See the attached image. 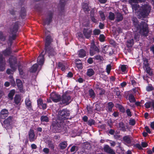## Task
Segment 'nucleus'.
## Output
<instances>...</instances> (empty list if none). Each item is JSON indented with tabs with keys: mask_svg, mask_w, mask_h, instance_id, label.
Segmentation results:
<instances>
[{
	"mask_svg": "<svg viewBox=\"0 0 154 154\" xmlns=\"http://www.w3.org/2000/svg\"><path fill=\"white\" fill-rule=\"evenodd\" d=\"M132 4V8L133 10L136 12H139V16L144 17L147 16L150 13L151 8L150 5L148 4L142 5L141 7H139V5L136 3Z\"/></svg>",
	"mask_w": 154,
	"mask_h": 154,
	"instance_id": "nucleus-1",
	"label": "nucleus"
},
{
	"mask_svg": "<svg viewBox=\"0 0 154 154\" xmlns=\"http://www.w3.org/2000/svg\"><path fill=\"white\" fill-rule=\"evenodd\" d=\"M52 40L50 36H47L45 39V49L46 53L48 54L49 57H52L56 54V51L51 45Z\"/></svg>",
	"mask_w": 154,
	"mask_h": 154,
	"instance_id": "nucleus-2",
	"label": "nucleus"
},
{
	"mask_svg": "<svg viewBox=\"0 0 154 154\" xmlns=\"http://www.w3.org/2000/svg\"><path fill=\"white\" fill-rule=\"evenodd\" d=\"M136 21V19L134 22V26L137 28V30L141 35H147L148 32L147 24L144 22H142L139 24Z\"/></svg>",
	"mask_w": 154,
	"mask_h": 154,
	"instance_id": "nucleus-3",
	"label": "nucleus"
},
{
	"mask_svg": "<svg viewBox=\"0 0 154 154\" xmlns=\"http://www.w3.org/2000/svg\"><path fill=\"white\" fill-rule=\"evenodd\" d=\"M9 62L10 66L12 70L8 69L6 70V73L10 74L12 73L16 69L15 64L17 63L16 59L15 57H12L9 59Z\"/></svg>",
	"mask_w": 154,
	"mask_h": 154,
	"instance_id": "nucleus-4",
	"label": "nucleus"
},
{
	"mask_svg": "<svg viewBox=\"0 0 154 154\" xmlns=\"http://www.w3.org/2000/svg\"><path fill=\"white\" fill-rule=\"evenodd\" d=\"M68 111L65 109L60 110L57 114L58 118L60 120H63L68 119L69 116Z\"/></svg>",
	"mask_w": 154,
	"mask_h": 154,
	"instance_id": "nucleus-5",
	"label": "nucleus"
},
{
	"mask_svg": "<svg viewBox=\"0 0 154 154\" xmlns=\"http://www.w3.org/2000/svg\"><path fill=\"white\" fill-rule=\"evenodd\" d=\"M18 29V24L16 23L13 25L10 30V32L12 35V36H10V40H13L15 38L16 35L15 33L17 32Z\"/></svg>",
	"mask_w": 154,
	"mask_h": 154,
	"instance_id": "nucleus-6",
	"label": "nucleus"
},
{
	"mask_svg": "<svg viewBox=\"0 0 154 154\" xmlns=\"http://www.w3.org/2000/svg\"><path fill=\"white\" fill-rule=\"evenodd\" d=\"M12 117L11 116H9L4 121L3 124H2L3 126L7 130L11 128L10 123L12 121Z\"/></svg>",
	"mask_w": 154,
	"mask_h": 154,
	"instance_id": "nucleus-7",
	"label": "nucleus"
},
{
	"mask_svg": "<svg viewBox=\"0 0 154 154\" xmlns=\"http://www.w3.org/2000/svg\"><path fill=\"white\" fill-rule=\"evenodd\" d=\"M61 100L62 101V104L68 105L71 102L72 100L69 96L66 94H64L62 96Z\"/></svg>",
	"mask_w": 154,
	"mask_h": 154,
	"instance_id": "nucleus-8",
	"label": "nucleus"
},
{
	"mask_svg": "<svg viewBox=\"0 0 154 154\" xmlns=\"http://www.w3.org/2000/svg\"><path fill=\"white\" fill-rule=\"evenodd\" d=\"M143 67L146 72L150 75L152 74L151 69L149 66V64L148 63V60L146 59H143Z\"/></svg>",
	"mask_w": 154,
	"mask_h": 154,
	"instance_id": "nucleus-9",
	"label": "nucleus"
},
{
	"mask_svg": "<svg viewBox=\"0 0 154 154\" xmlns=\"http://www.w3.org/2000/svg\"><path fill=\"white\" fill-rule=\"evenodd\" d=\"M99 52L98 48L94 45V42H92L91 44L90 52L91 55L93 56L96 52Z\"/></svg>",
	"mask_w": 154,
	"mask_h": 154,
	"instance_id": "nucleus-10",
	"label": "nucleus"
},
{
	"mask_svg": "<svg viewBox=\"0 0 154 154\" xmlns=\"http://www.w3.org/2000/svg\"><path fill=\"white\" fill-rule=\"evenodd\" d=\"M50 98L54 102H59L60 99V96L55 92H52L51 94Z\"/></svg>",
	"mask_w": 154,
	"mask_h": 154,
	"instance_id": "nucleus-11",
	"label": "nucleus"
},
{
	"mask_svg": "<svg viewBox=\"0 0 154 154\" xmlns=\"http://www.w3.org/2000/svg\"><path fill=\"white\" fill-rule=\"evenodd\" d=\"M5 61L2 54H0V71H2L5 69Z\"/></svg>",
	"mask_w": 154,
	"mask_h": 154,
	"instance_id": "nucleus-12",
	"label": "nucleus"
},
{
	"mask_svg": "<svg viewBox=\"0 0 154 154\" xmlns=\"http://www.w3.org/2000/svg\"><path fill=\"white\" fill-rule=\"evenodd\" d=\"M8 112L6 109H4L2 110L0 112V121H1V119H4L8 116Z\"/></svg>",
	"mask_w": 154,
	"mask_h": 154,
	"instance_id": "nucleus-13",
	"label": "nucleus"
},
{
	"mask_svg": "<svg viewBox=\"0 0 154 154\" xmlns=\"http://www.w3.org/2000/svg\"><path fill=\"white\" fill-rule=\"evenodd\" d=\"M103 150L105 152L110 154H116L115 151L111 149L109 146L107 145H105L103 147Z\"/></svg>",
	"mask_w": 154,
	"mask_h": 154,
	"instance_id": "nucleus-14",
	"label": "nucleus"
},
{
	"mask_svg": "<svg viewBox=\"0 0 154 154\" xmlns=\"http://www.w3.org/2000/svg\"><path fill=\"white\" fill-rule=\"evenodd\" d=\"M29 140L31 142L34 141L36 139L34 131L32 130H30L29 132Z\"/></svg>",
	"mask_w": 154,
	"mask_h": 154,
	"instance_id": "nucleus-15",
	"label": "nucleus"
},
{
	"mask_svg": "<svg viewBox=\"0 0 154 154\" xmlns=\"http://www.w3.org/2000/svg\"><path fill=\"white\" fill-rule=\"evenodd\" d=\"M91 33L92 31L89 29H84L83 31L84 35L87 38H88L91 37Z\"/></svg>",
	"mask_w": 154,
	"mask_h": 154,
	"instance_id": "nucleus-16",
	"label": "nucleus"
},
{
	"mask_svg": "<svg viewBox=\"0 0 154 154\" xmlns=\"http://www.w3.org/2000/svg\"><path fill=\"white\" fill-rule=\"evenodd\" d=\"M44 55L43 54V52H42L38 57L37 60V63L40 65H41L44 63Z\"/></svg>",
	"mask_w": 154,
	"mask_h": 154,
	"instance_id": "nucleus-17",
	"label": "nucleus"
},
{
	"mask_svg": "<svg viewBox=\"0 0 154 154\" xmlns=\"http://www.w3.org/2000/svg\"><path fill=\"white\" fill-rule=\"evenodd\" d=\"M25 103L26 108L29 110L32 109V106L31 104V102L28 98H26L25 101Z\"/></svg>",
	"mask_w": 154,
	"mask_h": 154,
	"instance_id": "nucleus-18",
	"label": "nucleus"
},
{
	"mask_svg": "<svg viewBox=\"0 0 154 154\" xmlns=\"http://www.w3.org/2000/svg\"><path fill=\"white\" fill-rule=\"evenodd\" d=\"M111 51H112V49L110 47L106 46L104 48L103 52L105 53H108L109 55H111L112 53Z\"/></svg>",
	"mask_w": 154,
	"mask_h": 154,
	"instance_id": "nucleus-19",
	"label": "nucleus"
},
{
	"mask_svg": "<svg viewBox=\"0 0 154 154\" xmlns=\"http://www.w3.org/2000/svg\"><path fill=\"white\" fill-rule=\"evenodd\" d=\"M16 83L20 91L21 92H23L22 84L21 81L20 79H16Z\"/></svg>",
	"mask_w": 154,
	"mask_h": 154,
	"instance_id": "nucleus-20",
	"label": "nucleus"
},
{
	"mask_svg": "<svg viewBox=\"0 0 154 154\" xmlns=\"http://www.w3.org/2000/svg\"><path fill=\"white\" fill-rule=\"evenodd\" d=\"M58 66L61 68L62 71H64L67 66L65 63L63 64L61 63H59L58 64Z\"/></svg>",
	"mask_w": 154,
	"mask_h": 154,
	"instance_id": "nucleus-21",
	"label": "nucleus"
},
{
	"mask_svg": "<svg viewBox=\"0 0 154 154\" xmlns=\"http://www.w3.org/2000/svg\"><path fill=\"white\" fill-rule=\"evenodd\" d=\"M82 8L85 12L88 11L90 10V8L88 5V4L87 3H83Z\"/></svg>",
	"mask_w": 154,
	"mask_h": 154,
	"instance_id": "nucleus-22",
	"label": "nucleus"
},
{
	"mask_svg": "<svg viewBox=\"0 0 154 154\" xmlns=\"http://www.w3.org/2000/svg\"><path fill=\"white\" fill-rule=\"evenodd\" d=\"M21 100V97L19 95H16L14 97V101L15 103L17 105L20 102Z\"/></svg>",
	"mask_w": 154,
	"mask_h": 154,
	"instance_id": "nucleus-23",
	"label": "nucleus"
},
{
	"mask_svg": "<svg viewBox=\"0 0 154 154\" xmlns=\"http://www.w3.org/2000/svg\"><path fill=\"white\" fill-rule=\"evenodd\" d=\"M78 55L80 57H83L86 55V52L83 49H81L79 51Z\"/></svg>",
	"mask_w": 154,
	"mask_h": 154,
	"instance_id": "nucleus-24",
	"label": "nucleus"
},
{
	"mask_svg": "<svg viewBox=\"0 0 154 154\" xmlns=\"http://www.w3.org/2000/svg\"><path fill=\"white\" fill-rule=\"evenodd\" d=\"M66 142H63L60 143L59 144V146L61 149H64L66 148L67 146Z\"/></svg>",
	"mask_w": 154,
	"mask_h": 154,
	"instance_id": "nucleus-25",
	"label": "nucleus"
},
{
	"mask_svg": "<svg viewBox=\"0 0 154 154\" xmlns=\"http://www.w3.org/2000/svg\"><path fill=\"white\" fill-rule=\"evenodd\" d=\"M38 67V66L37 64H34L30 69V72H35L37 70Z\"/></svg>",
	"mask_w": 154,
	"mask_h": 154,
	"instance_id": "nucleus-26",
	"label": "nucleus"
},
{
	"mask_svg": "<svg viewBox=\"0 0 154 154\" xmlns=\"http://www.w3.org/2000/svg\"><path fill=\"white\" fill-rule=\"evenodd\" d=\"M119 128H120V129L122 131H126V128L125 127L124 124L122 122H120L119 123Z\"/></svg>",
	"mask_w": 154,
	"mask_h": 154,
	"instance_id": "nucleus-27",
	"label": "nucleus"
},
{
	"mask_svg": "<svg viewBox=\"0 0 154 154\" xmlns=\"http://www.w3.org/2000/svg\"><path fill=\"white\" fill-rule=\"evenodd\" d=\"M113 104L112 102H109L107 104V110L109 112H111L113 106Z\"/></svg>",
	"mask_w": 154,
	"mask_h": 154,
	"instance_id": "nucleus-28",
	"label": "nucleus"
},
{
	"mask_svg": "<svg viewBox=\"0 0 154 154\" xmlns=\"http://www.w3.org/2000/svg\"><path fill=\"white\" fill-rule=\"evenodd\" d=\"M94 74V71L92 69H88L87 72V74L89 76H91Z\"/></svg>",
	"mask_w": 154,
	"mask_h": 154,
	"instance_id": "nucleus-29",
	"label": "nucleus"
},
{
	"mask_svg": "<svg viewBox=\"0 0 154 154\" xmlns=\"http://www.w3.org/2000/svg\"><path fill=\"white\" fill-rule=\"evenodd\" d=\"M123 140L126 143H131V139L130 137L129 136H125L123 137Z\"/></svg>",
	"mask_w": 154,
	"mask_h": 154,
	"instance_id": "nucleus-30",
	"label": "nucleus"
},
{
	"mask_svg": "<svg viewBox=\"0 0 154 154\" xmlns=\"http://www.w3.org/2000/svg\"><path fill=\"white\" fill-rule=\"evenodd\" d=\"M40 119L42 122H47L49 121L48 118L46 116H42L41 117Z\"/></svg>",
	"mask_w": 154,
	"mask_h": 154,
	"instance_id": "nucleus-31",
	"label": "nucleus"
},
{
	"mask_svg": "<svg viewBox=\"0 0 154 154\" xmlns=\"http://www.w3.org/2000/svg\"><path fill=\"white\" fill-rule=\"evenodd\" d=\"M52 19V17L51 16H50L48 18V19L47 18L46 19V20L44 21V25H46L49 24L50 22H51V20Z\"/></svg>",
	"mask_w": 154,
	"mask_h": 154,
	"instance_id": "nucleus-32",
	"label": "nucleus"
},
{
	"mask_svg": "<svg viewBox=\"0 0 154 154\" xmlns=\"http://www.w3.org/2000/svg\"><path fill=\"white\" fill-rule=\"evenodd\" d=\"M134 44V40L133 39L127 41V46L128 47H131Z\"/></svg>",
	"mask_w": 154,
	"mask_h": 154,
	"instance_id": "nucleus-33",
	"label": "nucleus"
},
{
	"mask_svg": "<svg viewBox=\"0 0 154 154\" xmlns=\"http://www.w3.org/2000/svg\"><path fill=\"white\" fill-rule=\"evenodd\" d=\"M120 69L123 72L125 73L127 72L126 71L127 69V66L125 65H121L120 67Z\"/></svg>",
	"mask_w": 154,
	"mask_h": 154,
	"instance_id": "nucleus-34",
	"label": "nucleus"
},
{
	"mask_svg": "<svg viewBox=\"0 0 154 154\" xmlns=\"http://www.w3.org/2000/svg\"><path fill=\"white\" fill-rule=\"evenodd\" d=\"M129 100L130 102L133 103L135 101V100L134 96L131 94L129 96Z\"/></svg>",
	"mask_w": 154,
	"mask_h": 154,
	"instance_id": "nucleus-35",
	"label": "nucleus"
},
{
	"mask_svg": "<svg viewBox=\"0 0 154 154\" xmlns=\"http://www.w3.org/2000/svg\"><path fill=\"white\" fill-rule=\"evenodd\" d=\"M123 19V17L122 14L120 13H117V21H119Z\"/></svg>",
	"mask_w": 154,
	"mask_h": 154,
	"instance_id": "nucleus-36",
	"label": "nucleus"
},
{
	"mask_svg": "<svg viewBox=\"0 0 154 154\" xmlns=\"http://www.w3.org/2000/svg\"><path fill=\"white\" fill-rule=\"evenodd\" d=\"M15 93V91L14 90H11L8 94V97L11 99H13V96Z\"/></svg>",
	"mask_w": 154,
	"mask_h": 154,
	"instance_id": "nucleus-37",
	"label": "nucleus"
},
{
	"mask_svg": "<svg viewBox=\"0 0 154 154\" xmlns=\"http://www.w3.org/2000/svg\"><path fill=\"white\" fill-rule=\"evenodd\" d=\"M11 52L10 48L7 49L3 51V54L4 56H6L9 55L11 54Z\"/></svg>",
	"mask_w": 154,
	"mask_h": 154,
	"instance_id": "nucleus-38",
	"label": "nucleus"
},
{
	"mask_svg": "<svg viewBox=\"0 0 154 154\" xmlns=\"http://www.w3.org/2000/svg\"><path fill=\"white\" fill-rule=\"evenodd\" d=\"M109 18L111 20H113L115 18V15L114 13L110 12L109 13Z\"/></svg>",
	"mask_w": 154,
	"mask_h": 154,
	"instance_id": "nucleus-39",
	"label": "nucleus"
},
{
	"mask_svg": "<svg viewBox=\"0 0 154 154\" xmlns=\"http://www.w3.org/2000/svg\"><path fill=\"white\" fill-rule=\"evenodd\" d=\"M99 13L101 18L102 20H104L105 19V16L103 13L102 11H99Z\"/></svg>",
	"mask_w": 154,
	"mask_h": 154,
	"instance_id": "nucleus-40",
	"label": "nucleus"
},
{
	"mask_svg": "<svg viewBox=\"0 0 154 154\" xmlns=\"http://www.w3.org/2000/svg\"><path fill=\"white\" fill-rule=\"evenodd\" d=\"M78 149V147L75 146H73L70 149V152H75Z\"/></svg>",
	"mask_w": 154,
	"mask_h": 154,
	"instance_id": "nucleus-41",
	"label": "nucleus"
},
{
	"mask_svg": "<svg viewBox=\"0 0 154 154\" xmlns=\"http://www.w3.org/2000/svg\"><path fill=\"white\" fill-rule=\"evenodd\" d=\"M114 93L117 96H119L120 95V92L118 88L115 89L114 90Z\"/></svg>",
	"mask_w": 154,
	"mask_h": 154,
	"instance_id": "nucleus-42",
	"label": "nucleus"
},
{
	"mask_svg": "<svg viewBox=\"0 0 154 154\" xmlns=\"http://www.w3.org/2000/svg\"><path fill=\"white\" fill-rule=\"evenodd\" d=\"M151 105H152V101L146 102L145 104V106L147 108L150 107Z\"/></svg>",
	"mask_w": 154,
	"mask_h": 154,
	"instance_id": "nucleus-43",
	"label": "nucleus"
},
{
	"mask_svg": "<svg viewBox=\"0 0 154 154\" xmlns=\"http://www.w3.org/2000/svg\"><path fill=\"white\" fill-rule=\"evenodd\" d=\"M100 32V30L98 29H95L93 31L94 35H98Z\"/></svg>",
	"mask_w": 154,
	"mask_h": 154,
	"instance_id": "nucleus-44",
	"label": "nucleus"
},
{
	"mask_svg": "<svg viewBox=\"0 0 154 154\" xmlns=\"http://www.w3.org/2000/svg\"><path fill=\"white\" fill-rule=\"evenodd\" d=\"M105 37L104 35L103 34L100 35L99 37V40L101 42L104 41Z\"/></svg>",
	"mask_w": 154,
	"mask_h": 154,
	"instance_id": "nucleus-45",
	"label": "nucleus"
},
{
	"mask_svg": "<svg viewBox=\"0 0 154 154\" xmlns=\"http://www.w3.org/2000/svg\"><path fill=\"white\" fill-rule=\"evenodd\" d=\"M89 95L91 97H94V93L93 90L92 89H91L89 90Z\"/></svg>",
	"mask_w": 154,
	"mask_h": 154,
	"instance_id": "nucleus-46",
	"label": "nucleus"
},
{
	"mask_svg": "<svg viewBox=\"0 0 154 154\" xmlns=\"http://www.w3.org/2000/svg\"><path fill=\"white\" fill-rule=\"evenodd\" d=\"M94 123H95L94 121L92 119H89L88 121V124L89 125H90V126L94 124Z\"/></svg>",
	"mask_w": 154,
	"mask_h": 154,
	"instance_id": "nucleus-47",
	"label": "nucleus"
},
{
	"mask_svg": "<svg viewBox=\"0 0 154 154\" xmlns=\"http://www.w3.org/2000/svg\"><path fill=\"white\" fill-rule=\"evenodd\" d=\"M111 66L109 64L107 65L106 67V70L108 74H109L110 72V71L111 69Z\"/></svg>",
	"mask_w": 154,
	"mask_h": 154,
	"instance_id": "nucleus-48",
	"label": "nucleus"
},
{
	"mask_svg": "<svg viewBox=\"0 0 154 154\" xmlns=\"http://www.w3.org/2000/svg\"><path fill=\"white\" fill-rule=\"evenodd\" d=\"M5 37L4 36L2 33L0 32V39L2 41H4L5 40Z\"/></svg>",
	"mask_w": 154,
	"mask_h": 154,
	"instance_id": "nucleus-49",
	"label": "nucleus"
},
{
	"mask_svg": "<svg viewBox=\"0 0 154 154\" xmlns=\"http://www.w3.org/2000/svg\"><path fill=\"white\" fill-rule=\"evenodd\" d=\"M37 103L38 106H41L43 103L42 102V100L41 99H39L37 100Z\"/></svg>",
	"mask_w": 154,
	"mask_h": 154,
	"instance_id": "nucleus-50",
	"label": "nucleus"
},
{
	"mask_svg": "<svg viewBox=\"0 0 154 154\" xmlns=\"http://www.w3.org/2000/svg\"><path fill=\"white\" fill-rule=\"evenodd\" d=\"M9 78L10 79V81L11 82L12 85L14 86L15 85V82L14 80L13 79V77L11 76H9Z\"/></svg>",
	"mask_w": 154,
	"mask_h": 154,
	"instance_id": "nucleus-51",
	"label": "nucleus"
},
{
	"mask_svg": "<svg viewBox=\"0 0 154 154\" xmlns=\"http://www.w3.org/2000/svg\"><path fill=\"white\" fill-rule=\"evenodd\" d=\"M76 66L79 69L82 68V65L81 63H76Z\"/></svg>",
	"mask_w": 154,
	"mask_h": 154,
	"instance_id": "nucleus-52",
	"label": "nucleus"
},
{
	"mask_svg": "<svg viewBox=\"0 0 154 154\" xmlns=\"http://www.w3.org/2000/svg\"><path fill=\"white\" fill-rule=\"evenodd\" d=\"M129 124L132 125H134L135 123V122L134 119L130 120L129 122Z\"/></svg>",
	"mask_w": 154,
	"mask_h": 154,
	"instance_id": "nucleus-53",
	"label": "nucleus"
},
{
	"mask_svg": "<svg viewBox=\"0 0 154 154\" xmlns=\"http://www.w3.org/2000/svg\"><path fill=\"white\" fill-rule=\"evenodd\" d=\"M126 112L128 116L130 117L131 116V114L130 109H127L126 110Z\"/></svg>",
	"mask_w": 154,
	"mask_h": 154,
	"instance_id": "nucleus-54",
	"label": "nucleus"
},
{
	"mask_svg": "<svg viewBox=\"0 0 154 154\" xmlns=\"http://www.w3.org/2000/svg\"><path fill=\"white\" fill-rule=\"evenodd\" d=\"M43 151L44 152H45V154H47L49 152V149L48 148H44L43 149Z\"/></svg>",
	"mask_w": 154,
	"mask_h": 154,
	"instance_id": "nucleus-55",
	"label": "nucleus"
},
{
	"mask_svg": "<svg viewBox=\"0 0 154 154\" xmlns=\"http://www.w3.org/2000/svg\"><path fill=\"white\" fill-rule=\"evenodd\" d=\"M153 88L151 86H148L146 88V89L147 91H150L152 90Z\"/></svg>",
	"mask_w": 154,
	"mask_h": 154,
	"instance_id": "nucleus-56",
	"label": "nucleus"
},
{
	"mask_svg": "<svg viewBox=\"0 0 154 154\" xmlns=\"http://www.w3.org/2000/svg\"><path fill=\"white\" fill-rule=\"evenodd\" d=\"M141 144L142 146L143 147H146L148 145L147 143H146L145 142H142L141 143Z\"/></svg>",
	"mask_w": 154,
	"mask_h": 154,
	"instance_id": "nucleus-57",
	"label": "nucleus"
},
{
	"mask_svg": "<svg viewBox=\"0 0 154 154\" xmlns=\"http://www.w3.org/2000/svg\"><path fill=\"white\" fill-rule=\"evenodd\" d=\"M134 146L140 149H142L141 146L139 144H135Z\"/></svg>",
	"mask_w": 154,
	"mask_h": 154,
	"instance_id": "nucleus-58",
	"label": "nucleus"
},
{
	"mask_svg": "<svg viewBox=\"0 0 154 154\" xmlns=\"http://www.w3.org/2000/svg\"><path fill=\"white\" fill-rule=\"evenodd\" d=\"M97 60H102V57L100 55H97L94 57Z\"/></svg>",
	"mask_w": 154,
	"mask_h": 154,
	"instance_id": "nucleus-59",
	"label": "nucleus"
},
{
	"mask_svg": "<svg viewBox=\"0 0 154 154\" xmlns=\"http://www.w3.org/2000/svg\"><path fill=\"white\" fill-rule=\"evenodd\" d=\"M110 144L111 146H115L116 144V143L115 142L110 141Z\"/></svg>",
	"mask_w": 154,
	"mask_h": 154,
	"instance_id": "nucleus-60",
	"label": "nucleus"
},
{
	"mask_svg": "<svg viewBox=\"0 0 154 154\" xmlns=\"http://www.w3.org/2000/svg\"><path fill=\"white\" fill-rule=\"evenodd\" d=\"M87 109L88 111L90 113H91L92 112V109L91 108L90 106H87Z\"/></svg>",
	"mask_w": 154,
	"mask_h": 154,
	"instance_id": "nucleus-61",
	"label": "nucleus"
},
{
	"mask_svg": "<svg viewBox=\"0 0 154 154\" xmlns=\"http://www.w3.org/2000/svg\"><path fill=\"white\" fill-rule=\"evenodd\" d=\"M31 147L32 149H35L37 148L36 145L35 144H32L31 145Z\"/></svg>",
	"mask_w": 154,
	"mask_h": 154,
	"instance_id": "nucleus-62",
	"label": "nucleus"
},
{
	"mask_svg": "<svg viewBox=\"0 0 154 154\" xmlns=\"http://www.w3.org/2000/svg\"><path fill=\"white\" fill-rule=\"evenodd\" d=\"M145 129L146 131V132H148L149 133H151V131L148 127L146 126L145 127Z\"/></svg>",
	"mask_w": 154,
	"mask_h": 154,
	"instance_id": "nucleus-63",
	"label": "nucleus"
},
{
	"mask_svg": "<svg viewBox=\"0 0 154 154\" xmlns=\"http://www.w3.org/2000/svg\"><path fill=\"white\" fill-rule=\"evenodd\" d=\"M88 62L89 63V64H91L93 62V59L92 58H89L88 60Z\"/></svg>",
	"mask_w": 154,
	"mask_h": 154,
	"instance_id": "nucleus-64",
	"label": "nucleus"
}]
</instances>
